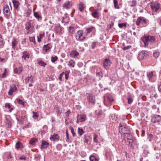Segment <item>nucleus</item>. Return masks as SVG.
I'll list each match as a JSON object with an SVG mask.
<instances>
[{"instance_id": "a18cd8bd", "label": "nucleus", "mask_w": 161, "mask_h": 161, "mask_svg": "<svg viewBox=\"0 0 161 161\" xmlns=\"http://www.w3.org/2000/svg\"><path fill=\"white\" fill-rule=\"evenodd\" d=\"M127 99L128 103L129 104H131L133 102V99L130 95L129 96Z\"/></svg>"}, {"instance_id": "473e14b6", "label": "nucleus", "mask_w": 161, "mask_h": 161, "mask_svg": "<svg viewBox=\"0 0 161 161\" xmlns=\"http://www.w3.org/2000/svg\"><path fill=\"white\" fill-rule=\"evenodd\" d=\"M85 132L81 128H78V133L80 136H81Z\"/></svg>"}, {"instance_id": "680f3d73", "label": "nucleus", "mask_w": 161, "mask_h": 161, "mask_svg": "<svg viewBox=\"0 0 161 161\" xmlns=\"http://www.w3.org/2000/svg\"><path fill=\"white\" fill-rule=\"evenodd\" d=\"M64 74V72H63L62 73H61V74H60L59 76L58 77V79L60 80V81L62 80V78Z\"/></svg>"}, {"instance_id": "c9c22d12", "label": "nucleus", "mask_w": 161, "mask_h": 161, "mask_svg": "<svg viewBox=\"0 0 161 161\" xmlns=\"http://www.w3.org/2000/svg\"><path fill=\"white\" fill-rule=\"evenodd\" d=\"M90 161H98V159L94 156L92 155L90 157Z\"/></svg>"}, {"instance_id": "8fccbe9b", "label": "nucleus", "mask_w": 161, "mask_h": 161, "mask_svg": "<svg viewBox=\"0 0 161 161\" xmlns=\"http://www.w3.org/2000/svg\"><path fill=\"white\" fill-rule=\"evenodd\" d=\"M70 114V110H69L68 111H67L65 113V117L67 118H68Z\"/></svg>"}, {"instance_id": "2eb2a0df", "label": "nucleus", "mask_w": 161, "mask_h": 161, "mask_svg": "<svg viewBox=\"0 0 161 161\" xmlns=\"http://www.w3.org/2000/svg\"><path fill=\"white\" fill-rule=\"evenodd\" d=\"M92 16L95 18L98 19L99 17V13L97 10L96 9L92 12Z\"/></svg>"}, {"instance_id": "13d9d810", "label": "nucleus", "mask_w": 161, "mask_h": 161, "mask_svg": "<svg viewBox=\"0 0 161 161\" xmlns=\"http://www.w3.org/2000/svg\"><path fill=\"white\" fill-rule=\"evenodd\" d=\"M136 1L135 0H134L132 1L131 4L130 5L131 7H134L136 6Z\"/></svg>"}, {"instance_id": "f03ea898", "label": "nucleus", "mask_w": 161, "mask_h": 161, "mask_svg": "<svg viewBox=\"0 0 161 161\" xmlns=\"http://www.w3.org/2000/svg\"><path fill=\"white\" fill-rule=\"evenodd\" d=\"M124 137L127 138V139L129 140V143L130 146L133 147V145L135 144V142L134 141V138L132 136V135L130 133V132L129 133H127L123 135Z\"/></svg>"}, {"instance_id": "7c9ffc66", "label": "nucleus", "mask_w": 161, "mask_h": 161, "mask_svg": "<svg viewBox=\"0 0 161 161\" xmlns=\"http://www.w3.org/2000/svg\"><path fill=\"white\" fill-rule=\"evenodd\" d=\"M13 3L14 4V7L16 8L17 9L19 6V3L18 1L16 0H13Z\"/></svg>"}, {"instance_id": "4468645a", "label": "nucleus", "mask_w": 161, "mask_h": 161, "mask_svg": "<svg viewBox=\"0 0 161 161\" xmlns=\"http://www.w3.org/2000/svg\"><path fill=\"white\" fill-rule=\"evenodd\" d=\"M18 43V41L16 38H13L12 40L11 45L12 46V48L13 50H15V49L16 46L17 45Z\"/></svg>"}, {"instance_id": "f8f14e48", "label": "nucleus", "mask_w": 161, "mask_h": 161, "mask_svg": "<svg viewBox=\"0 0 161 161\" xmlns=\"http://www.w3.org/2000/svg\"><path fill=\"white\" fill-rule=\"evenodd\" d=\"M17 90V88L15 85L13 84L10 86L9 91L8 92V94L10 95L13 94V92H15Z\"/></svg>"}, {"instance_id": "79ce46f5", "label": "nucleus", "mask_w": 161, "mask_h": 161, "mask_svg": "<svg viewBox=\"0 0 161 161\" xmlns=\"http://www.w3.org/2000/svg\"><path fill=\"white\" fill-rule=\"evenodd\" d=\"M70 71L69 70L66 71L64 73L65 79L66 80H67L69 77V74Z\"/></svg>"}, {"instance_id": "3c124183", "label": "nucleus", "mask_w": 161, "mask_h": 161, "mask_svg": "<svg viewBox=\"0 0 161 161\" xmlns=\"http://www.w3.org/2000/svg\"><path fill=\"white\" fill-rule=\"evenodd\" d=\"M16 100L19 104L24 105V103L22 100L20 99H17Z\"/></svg>"}, {"instance_id": "0e129e2a", "label": "nucleus", "mask_w": 161, "mask_h": 161, "mask_svg": "<svg viewBox=\"0 0 161 161\" xmlns=\"http://www.w3.org/2000/svg\"><path fill=\"white\" fill-rule=\"evenodd\" d=\"M153 137V135L152 134H150L148 137V139H149V141H151V138Z\"/></svg>"}, {"instance_id": "c03bdc74", "label": "nucleus", "mask_w": 161, "mask_h": 161, "mask_svg": "<svg viewBox=\"0 0 161 161\" xmlns=\"http://www.w3.org/2000/svg\"><path fill=\"white\" fill-rule=\"evenodd\" d=\"M33 115L32 117L35 119H37L39 117V115L36 112H35L34 111L33 112Z\"/></svg>"}, {"instance_id": "4c0bfd02", "label": "nucleus", "mask_w": 161, "mask_h": 161, "mask_svg": "<svg viewBox=\"0 0 161 161\" xmlns=\"http://www.w3.org/2000/svg\"><path fill=\"white\" fill-rule=\"evenodd\" d=\"M150 42H154L155 41V37L153 36H148Z\"/></svg>"}, {"instance_id": "6e6552de", "label": "nucleus", "mask_w": 161, "mask_h": 161, "mask_svg": "<svg viewBox=\"0 0 161 161\" xmlns=\"http://www.w3.org/2000/svg\"><path fill=\"white\" fill-rule=\"evenodd\" d=\"M83 34L81 31H79L77 32L76 37L77 40L82 41L85 39V37L83 36Z\"/></svg>"}, {"instance_id": "de8ad7c7", "label": "nucleus", "mask_w": 161, "mask_h": 161, "mask_svg": "<svg viewBox=\"0 0 161 161\" xmlns=\"http://www.w3.org/2000/svg\"><path fill=\"white\" fill-rule=\"evenodd\" d=\"M160 53L158 52H156L153 53V56L154 57L157 58L159 55Z\"/></svg>"}, {"instance_id": "5701e85b", "label": "nucleus", "mask_w": 161, "mask_h": 161, "mask_svg": "<svg viewBox=\"0 0 161 161\" xmlns=\"http://www.w3.org/2000/svg\"><path fill=\"white\" fill-rule=\"evenodd\" d=\"M49 44L48 43L47 45H44L43 47V50L47 52L51 48L52 46H49Z\"/></svg>"}, {"instance_id": "4d7b16f0", "label": "nucleus", "mask_w": 161, "mask_h": 161, "mask_svg": "<svg viewBox=\"0 0 161 161\" xmlns=\"http://www.w3.org/2000/svg\"><path fill=\"white\" fill-rule=\"evenodd\" d=\"M5 43L3 42V40L2 41H0V48H2L4 46Z\"/></svg>"}, {"instance_id": "e433bc0d", "label": "nucleus", "mask_w": 161, "mask_h": 161, "mask_svg": "<svg viewBox=\"0 0 161 161\" xmlns=\"http://www.w3.org/2000/svg\"><path fill=\"white\" fill-rule=\"evenodd\" d=\"M34 15L37 19L41 18V15L37 12H34Z\"/></svg>"}, {"instance_id": "052dcab7", "label": "nucleus", "mask_w": 161, "mask_h": 161, "mask_svg": "<svg viewBox=\"0 0 161 161\" xmlns=\"http://www.w3.org/2000/svg\"><path fill=\"white\" fill-rule=\"evenodd\" d=\"M107 99L108 101L110 103H112L113 101V99L110 97H107Z\"/></svg>"}, {"instance_id": "6ab92c4d", "label": "nucleus", "mask_w": 161, "mask_h": 161, "mask_svg": "<svg viewBox=\"0 0 161 161\" xmlns=\"http://www.w3.org/2000/svg\"><path fill=\"white\" fill-rule=\"evenodd\" d=\"M29 81H30L31 83H32L34 82L33 77L32 75L28 76L25 79V82L26 84L28 83Z\"/></svg>"}, {"instance_id": "a878e982", "label": "nucleus", "mask_w": 161, "mask_h": 161, "mask_svg": "<svg viewBox=\"0 0 161 161\" xmlns=\"http://www.w3.org/2000/svg\"><path fill=\"white\" fill-rule=\"evenodd\" d=\"M147 75L149 79L150 80L151 79H153V77L154 76L153 72L150 71V72H148L147 74Z\"/></svg>"}, {"instance_id": "dca6fc26", "label": "nucleus", "mask_w": 161, "mask_h": 161, "mask_svg": "<svg viewBox=\"0 0 161 161\" xmlns=\"http://www.w3.org/2000/svg\"><path fill=\"white\" fill-rule=\"evenodd\" d=\"M79 55V53L76 50L72 51L70 54V56L73 58L77 57Z\"/></svg>"}, {"instance_id": "69168bd1", "label": "nucleus", "mask_w": 161, "mask_h": 161, "mask_svg": "<svg viewBox=\"0 0 161 161\" xmlns=\"http://www.w3.org/2000/svg\"><path fill=\"white\" fill-rule=\"evenodd\" d=\"M25 118V116H21V119H20V120L21 121H24Z\"/></svg>"}, {"instance_id": "aec40b11", "label": "nucleus", "mask_w": 161, "mask_h": 161, "mask_svg": "<svg viewBox=\"0 0 161 161\" xmlns=\"http://www.w3.org/2000/svg\"><path fill=\"white\" fill-rule=\"evenodd\" d=\"M111 64V62H110L108 59H106L103 63V66L105 68H106L107 67L110 66Z\"/></svg>"}, {"instance_id": "09e8293b", "label": "nucleus", "mask_w": 161, "mask_h": 161, "mask_svg": "<svg viewBox=\"0 0 161 161\" xmlns=\"http://www.w3.org/2000/svg\"><path fill=\"white\" fill-rule=\"evenodd\" d=\"M39 64L41 66L45 67V66L46 65V64L42 61H40L39 63Z\"/></svg>"}, {"instance_id": "f3484780", "label": "nucleus", "mask_w": 161, "mask_h": 161, "mask_svg": "<svg viewBox=\"0 0 161 161\" xmlns=\"http://www.w3.org/2000/svg\"><path fill=\"white\" fill-rule=\"evenodd\" d=\"M77 117H78L80 122H84L86 119V117L85 114H78Z\"/></svg>"}, {"instance_id": "864d4df0", "label": "nucleus", "mask_w": 161, "mask_h": 161, "mask_svg": "<svg viewBox=\"0 0 161 161\" xmlns=\"http://www.w3.org/2000/svg\"><path fill=\"white\" fill-rule=\"evenodd\" d=\"M98 137L97 135L96 134H94L93 137L94 141L95 142H98V140L97 138Z\"/></svg>"}, {"instance_id": "72a5a7b5", "label": "nucleus", "mask_w": 161, "mask_h": 161, "mask_svg": "<svg viewBox=\"0 0 161 161\" xmlns=\"http://www.w3.org/2000/svg\"><path fill=\"white\" fill-rule=\"evenodd\" d=\"M84 4L82 3H80L79 6V9L80 12H82L84 9Z\"/></svg>"}, {"instance_id": "1a4fd4ad", "label": "nucleus", "mask_w": 161, "mask_h": 161, "mask_svg": "<svg viewBox=\"0 0 161 161\" xmlns=\"http://www.w3.org/2000/svg\"><path fill=\"white\" fill-rule=\"evenodd\" d=\"M151 7L153 11L154 12L157 11L160 8L159 4L158 3H151Z\"/></svg>"}, {"instance_id": "0eeeda50", "label": "nucleus", "mask_w": 161, "mask_h": 161, "mask_svg": "<svg viewBox=\"0 0 161 161\" xmlns=\"http://www.w3.org/2000/svg\"><path fill=\"white\" fill-rule=\"evenodd\" d=\"M3 12L4 14L6 16V18L7 19H9L11 14V13L8 6L7 5L3 7Z\"/></svg>"}, {"instance_id": "9b49d317", "label": "nucleus", "mask_w": 161, "mask_h": 161, "mask_svg": "<svg viewBox=\"0 0 161 161\" xmlns=\"http://www.w3.org/2000/svg\"><path fill=\"white\" fill-rule=\"evenodd\" d=\"M141 40L144 42L145 47L148 46L149 43L150 42L148 36H145L143 38H141Z\"/></svg>"}, {"instance_id": "a211bd4d", "label": "nucleus", "mask_w": 161, "mask_h": 161, "mask_svg": "<svg viewBox=\"0 0 161 161\" xmlns=\"http://www.w3.org/2000/svg\"><path fill=\"white\" fill-rule=\"evenodd\" d=\"M59 137L57 134H54L50 138V139L52 141H58L59 140Z\"/></svg>"}, {"instance_id": "f704fd0d", "label": "nucleus", "mask_w": 161, "mask_h": 161, "mask_svg": "<svg viewBox=\"0 0 161 161\" xmlns=\"http://www.w3.org/2000/svg\"><path fill=\"white\" fill-rule=\"evenodd\" d=\"M114 7L115 8L119 9V7L118 5V0H113Z\"/></svg>"}, {"instance_id": "ea45409f", "label": "nucleus", "mask_w": 161, "mask_h": 161, "mask_svg": "<svg viewBox=\"0 0 161 161\" xmlns=\"http://www.w3.org/2000/svg\"><path fill=\"white\" fill-rule=\"evenodd\" d=\"M89 138V136H88L85 135L84 137V142L87 143Z\"/></svg>"}, {"instance_id": "603ef678", "label": "nucleus", "mask_w": 161, "mask_h": 161, "mask_svg": "<svg viewBox=\"0 0 161 161\" xmlns=\"http://www.w3.org/2000/svg\"><path fill=\"white\" fill-rule=\"evenodd\" d=\"M66 141L68 142H69V136L68 133L67 131H66Z\"/></svg>"}, {"instance_id": "412c9836", "label": "nucleus", "mask_w": 161, "mask_h": 161, "mask_svg": "<svg viewBox=\"0 0 161 161\" xmlns=\"http://www.w3.org/2000/svg\"><path fill=\"white\" fill-rule=\"evenodd\" d=\"M49 145V143L46 141H42V144L41 147V149L46 148Z\"/></svg>"}, {"instance_id": "2f4dec72", "label": "nucleus", "mask_w": 161, "mask_h": 161, "mask_svg": "<svg viewBox=\"0 0 161 161\" xmlns=\"http://www.w3.org/2000/svg\"><path fill=\"white\" fill-rule=\"evenodd\" d=\"M75 65V62L72 60H70L68 63V65L70 67H74Z\"/></svg>"}, {"instance_id": "bf43d9fd", "label": "nucleus", "mask_w": 161, "mask_h": 161, "mask_svg": "<svg viewBox=\"0 0 161 161\" xmlns=\"http://www.w3.org/2000/svg\"><path fill=\"white\" fill-rule=\"evenodd\" d=\"M131 47L129 45L127 46H125L123 48V49L125 50H127L130 49Z\"/></svg>"}, {"instance_id": "6e6d98bb", "label": "nucleus", "mask_w": 161, "mask_h": 161, "mask_svg": "<svg viewBox=\"0 0 161 161\" xmlns=\"http://www.w3.org/2000/svg\"><path fill=\"white\" fill-rule=\"evenodd\" d=\"M30 40L31 42H34L35 44L36 42L35 38L33 37H30Z\"/></svg>"}, {"instance_id": "c85d7f7f", "label": "nucleus", "mask_w": 161, "mask_h": 161, "mask_svg": "<svg viewBox=\"0 0 161 161\" xmlns=\"http://www.w3.org/2000/svg\"><path fill=\"white\" fill-rule=\"evenodd\" d=\"M37 139L35 138H33L29 141V143L33 145H35L36 143L37 142Z\"/></svg>"}, {"instance_id": "39448f33", "label": "nucleus", "mask_w": 161, "mask_h": 161, "mask_svg": "<svg viewBox=\"0 0 161 161\" xmlns=\"http://www.w3.org/2000/svg\"><path fill=\"white\" fill-rule=\"evenodd\" d=\"M148 55V53L146 51H142L140 52L138 56V58L141 60L145 58Z\"/></svg>"}, {"instance_id": "f257e3e1", "label": "nucleus", "mask_w": 161, "mask_h": 161, "mask_svg": "<svg viewBox=\"0 0 161 161\" xmlns=\"http://www.w3.org/2000/svg\"><path fill=\"white\" fill-rule=\"evenodd\" d=\"M119 132L123 135L130 132V128L124 123H120L119 127Z\"/></svg>"}, {"instance_id": "5fc2aeb1", "label": "nucleus", "mask_w": 161, "mask_h": 161, "mask_svg": "<svg viewBox=\"0 0 161 161\" xmlns=\"http://www.w3.org/2000/svg\"><path fill=\"white\" fill-rule=\"evenodd\" d=\"M126 24L125 23H123L119 24V26L120 28H122L124 26H126Z\"/></svg>"}, {"instance_id": "393cba45", "label": "nucleus", "mask_w": 161, "mask_h": 161, "mask_svg": "<svg viewBox=\"0 0 161 161\" xmlns=\"http://www.w3.org/2000/svg\"><path fill=\"white\" fill-rule=\"evenodd\" d=\"M15 147L16 149H21L23 147V146L21 143L18 142L16 144Z\"/></svg>"}, {"instance_id": "423d86ee", "label": "nucleus", "mask_w": 161, "mask_h": 161, "mask_svg": "<svg viewBox=\"0 0 161 161\" xmlns=\"http://www.w3.org/2000/svg\"><path fill=\"white\" fill-rule=\"evenodd\" d=\"M31 21H30L26 23L25 24V28L27 31V33L31 32L33 28V25Z\"/></svg>"}, {"instance_id": "338daca9", "label": "nucleus", "mask_w": 161, "mask_h": 161, "mask_svg": "<svg viewBox=\"0 0 161 161\" xmlns=\"http://www.w3.org/2000/svg\"><path fill=\"white\" fill-rule=\"evenodd\" d=\"M96 43L95 42H93V43H92V49H93L94 48V47H95V46H96Z\"/></svg>"}, {"instance_id": "b1692460", "label": "nucleus", "mask_w": 161, "mask_h": 161, "mask_svg": "<svg viewBox=\"0 0 161 161\" xmlns=\"http://www.w3.org/2000/svg\"><path fill=\"white\" fill-rule=\"evenodd\" d=\"M23 55L22 56V58H24L25 60L26 59V58H29V54L28 53L27 51H25L22 53Z\"/></svg>"}, {"instance_id": "e2e57ef3", "label": "nucleus", "mask_w": 161, "mask_h": 161, "mask_svg": "<svg viewBox=\"0 0 161 161\" xmlns=\"http://www.w3.org/2000/svg\"><path fill=\"white\" fill-rule=\"evenodd\" d=\"M26 157L25 156H22L19 158V159L20 160H25L26 159Z\"/></svg>"}, {"instance_id": "49530a36", "label": "nucleus", "mask_w": 161, "mask_h": 161, "mask_svg": "<svg viewBox=\"0 0 161 161\" xmlns=\"http://www.w3.org/2000/svg\"><path fill=\"white\" fill-rule=\"evenodd\" d=\"M7 71V69H5L4 72L3 74H2L1 75V78H4L6 77Z\"/></svg>"}, {"instance_id": "9d476101", "label": "nucleus", "mask_w": 161, "mask_h": 161, "mask_svg": "<svg viewBox=\"0 0 161 161\" xmlns=\"http://www.w3.org/2000/svg\"><path fill=\"white\" fill-rule=\"evenodd\" d=\"M151 121L153 123L158 122L161 121V116L159 115H153L152 116Z\"/></svg>"}, {"instance_id": "ddd939ff", "label": "nucleus", "mask_w": 161, "mask_h": 161, "mask_svg": "<svg viewBox=\"0 0 161 161\" xmlns=\"http://www.w3.org/2000/svg\"><path fill=\"white\" fill-rule=\"evenodd\" d=\"M72 5V2L71 1H68L66 3H64L63 7L66 9H69L70 8Z\"/></svg>"}, {"instance_id": "58836bf2", "label": "nucleus", "mask_w": 161, "mask_h": 161, "mask_svg": "<svg viewBox=\"0 0 161 161\" xmlns=\"http://www.w3.org/2000/svg\"><path fill=\"white\" fill-rule=\"evenodd\" d=\"M51 60L52 63H54L58 59V57L57 56H52L51 58Z\"/></svg>"}, {"instance_id": "20e7f679", "label": "nucleus", "mask_w": 161, "mask_h": 161, "mask_svg": "<svg viewBox=\"0 0 161 161\" xmlns=\"http://www.w3.org/2000/svg\"><path fill=\"white\" fill-rule=\"evenodd\" d=\"M86 95L87 97L88 103L94 104L95 101V97L92 94L89 93H87Z\"/></svg>"}, {"instance_id": "774afa93", "label": "nucleus", "mask_w": 161, "mask_h": 161, "mask_svg": "<svg viewBox=\"0 0 161 161\" xmlns=\"http://www.w3.org/2000/svg\"><path fill=\"white\" fill-rule=\"evenodd\" d=\"M158 90L159 92H161V84L158 86Z\"/></svg>"}, {"instance_id": "cd10ccee", "label": "nucleus", "mask_w": 161, "mask_h": 161, "mask_svg": "<svg viewBox=\"0 0 161 161\" xmlns=\"http://www.w3.org/2000/svg\"><path fill=\"white\" fill-rule=\"evenodd\" d=\"M75 28L74 27L70 26L69 27V32L72 34H74L75 32Z\"/></svg>"}, {"instance_id": "4be33fe9", "label": "nucleus", "mask_w": 161, "mask_h": 161, "mask_svg": "<svg viewBox=\"0 0 161 161\" xmlns=\"http://www.w3.org/2000/svg\"><path fill=\"white\" fill-rule=\"evenodd\" d=\"M54 109L55 110L56 113L57 114V115L59 116L60 115L61 112L60 111V109L58 106L56 105L54 107Z\"/></svg>"}, {"instance_id": "bb28decb", "label": "nucleus", "mask_w": 161, "mask_h": 161, "mask_svg": "<svg viewBox=\"0 0 161 161\" xmlns=\"http://www.w3.org/2000/svg\"><path fill=\"white\" fill-rule=\"evenodd\" d=\"M22 71V69L20 67H19L18 68H15L14 69V73L19 74H20Z\"/></svg>"}, {"instance_id": "37998d69", "label": "nucleus", "mask_w": 161, "mask_h": 161, "mask_svg": "<svg viewBox=\"0 0 161 161\" xmlns=\"http://www.w3.org/2000/svg\"><path fill=\"white\" fill-rule=\"evenodd\" d=\"M69 129L71 130V132L73 136L74 137L75 136V133L74 132L73 127L71 126H70L69 127Z\"/></svg>"}, {"instance_id": "c756f323", "label": "nucleus", "mask_w": 161, "mask_h": 161, "mask_svg": "<svg viewBox=\"0 0 161 161\" xmlns=\"http://www.w3.org/2000/svg\"><path fill=\"white\" fill-rule=\"evenodd\" d=\"M5 107L6 108H8L9 109V111L11 112L13 109V108L11 106L10 104L8 103H6L5 104Z\"/></svg>"}, {"instance_id": "a19ab883", "label": "nucleus", "mask_w": 161, "mask_h": 161, "mask_svg": "<svg viewBox=\"0 0 161 161\" xmlns=\"http://www.w3.org/2000/svg\"><path fill=\"white\" fill-rule=\"evenodd\" d=\"M94 27L93 26H92L90 28H87L86 30V33L88 34L89 33L91 32L93 29H94Z\"/></svg>"}, {"instance_id": "7ed1b4c3", "label": "nucleus", "mask_w": 161, "mask_h": 161, "mask_svg": "<svg viewBox=\"0 0 161 161\" xmlns=\"http://www.w3.org/2000/svg\"><path fill=\"white\" fill-rule=\"evenodd\" d=\"M136 24L137 25L139 26L140 24L143 26H145L147 25V20L144 17H139L136 21Z\"/></svg>"}]
</instances>
